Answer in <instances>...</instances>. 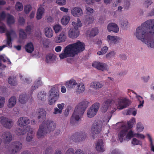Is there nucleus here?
<instances>
[{"mask_svg": "<svg viewBox=\"0 0 154 154\" xmlns=\"http://www.w3.org/2000/svg\"><path fill=\"white\" fill-rule=\"evenodd\" d=\"M134 35L148 47L154 48V19L147 20L138 27Z\"/></svg>", "mask_w": 154, "mask_h": 154, "instance_id": "obj_1", "label": "nucleus"}, {"mask_svg": "<svg viewBox=\"0 0 154 154\" xmlns=\"http://www.w3.org/2000/svg\"><path fill=\"white\" fill-rule=\"evenodd\" d=\"M36 113L39 122H42L37 134L38 138L39 139L43 137L48 133L53 131L55 128L56 125L52 121H45L46 118V112L44 109H38Z\"/></svg>", "mask_w": 154, "mask_h": 154, "instance_id": "obj_2", "label": "nucleus"}, {"mask_svg": "<svg viewBox=\"0 0 154 154\" xmlns=\"http://www.w3.org/2000/svg\"><path fill=\"white\" fill-rule=\"evenodd\" d=\"M85 45L83 42L79 41L70 44L66 46L62 53L60 54V59L69 57H74L75 55L85 50Z\"/></svg>", "mask_w": 154, "mask_h": 154, "instance_id": "obj_3", "label": "nucleus"}, {"mask_svg": "<svg viewBox=\"0 0 154 154\" xmlns=\"http://www.w3.org/2000/svg\"><path fill=\"white\" fill-rule=\"evenodd\" d=\"M89 103L84 100L80 103L76 107L70 119L72 125L74 124L76 121H79L87 108Z\"/></svg>", "mask_w": 154, "mask_h": 154, "instance_id": "obj_4", "label": "nucleus"}, {"mask_svg": "<svg viewBox=\"0 0 154 154\" xmlns=\"http://www.w3.org/2000/svg\"><path fill=\"white\" fill-rule=\"evenodd\" d=\"M49 100L48 103L51 105L54 103L59 98V90L55 85L53 86L49 91Z\"/></svg>", "mask_w": 154, "mask_h": 154, "instance_id": "obj_5", "label": "nucleus"}, {"mask_svg": "<svg viewBox=\"0 0 154 154\" xmlns=\"http://www.w3.org/2000/svg\"><path fill=\"white\" fill-rule=\"evenodd\" d=\"M121 127L124 128V129L121 130L118 135L119 140L121 143L123 141V137L124 136H126V139L128 140H129L134 136L133 132L131 130L127 133L128 130L125 125H123Z\"/></svg>", "mask_w": 154, "mask_h": 154, "instance_id": "obj_6", "label": "nucleus"}, {"mask_svg": "<svg viewBox=\"0 0 154 154\" xmlns=\"http://www.w3.org/2000/svg\"><path fill=\"white\" fill-rule=\"evenodd\" d=\"M26 128L21 129L17 128V130L16 134L17 135H21L24 134L28 132L27 133L26 140L27 141H30L33 138V131L30 130V126H26Z\"/></svg>", "mask_w": 154, "mask_h": 154, "instance_id": "obj_7", "label": "nucleus"}, {"mask_svg": "<svg viewBox=\"0 0 154 154\" xmlns=\"http://www.w3.org/2000/svg\"><path fill=\"white\" fill-rule=\"evenodd\" d=\"M86 137V134L85 132H77L72 135L70 138V140L75 142H77L84 140Z\"/></svg>", "mask_w": 154, "mask_h": 154, "instance_id": "obj_8", "label": "nucleus"}, {"mask_svg": "<svg viewBox=\"0 0 154 154\" xmlns=\"http://www.w3.org/2000/svg\"><path fill=\"white\" fill-rule=\"evenodd\" d=\"M100 104L97 103L93 104L87 112V115L88 117L92 118L97 113L99 108Z\"/></svg>", "mask_w": 154, "mask_h": 154, "instance_id": "obj_9", "label": "nucleus"}, {"mask_svg": "<svg viewBox=\"0 0 154 154\" xmlns=\"http://www.w3.org/2000/svg\"><path fill=\"white\" fill-rule=\"evenodd\" d=\"M103 124L101 121H98L94 122L92 126L91 130L94 134H98L101 132Z\"/></svg>", "mask_w": 154, "mask_h": 154, "instance_id": "obj_10", "label": "nucleus"}, {"mask_svg": "<svg viewBox=\"0 0 154 154\" xmlns=\"http://www.w3.org/2000/svg\"><path fill=\"white\" fill-rule=\"evenodd\" d=\"M22 147V143L19 141H16L13 142L11 145V153L14 154L19 151L21 149Z\"/></svg>", "mask_w": 154, "mask_h": 154, "instance_id": "obj_11", "label": "nucleus"}, {"mask_svg": "<svg viewBox=\"0 0 154 154\" xmlns=\"http://www.w3.org/2000/svg\"><path fill=\"white\" fill-rule=\"evenodd\" d=\"M0 122L6 128H10L13 126L12 121L5 117H1L0 118Z\"/></svg>", "mask_w": 154, "mask_h": 154, "instance_id": "obj_12", "label": "nucleus"}, {"mask_svg": "<svg viewBox=\"0 0 154 154\" xmlns=\"http://www.w3.org/2000/svg\"><path fill=\"white\" fill-rule=\"evenodd\" d=\"M92 66L97 69L103 71L107 70L109 69L108 66L106 64L100 62H94L92 64Z\"/></svg>", "mask_w": 154, "mask_h": 154, "instance_id": "obj_13", "label": "nucleus"}, {"mask_svg": "<svg viewBox=\"0 0 154 154\" xmlns=\"http://www.w3.org/2000/svg\"><path fill=\"white\" fill-rule=\"evenodd\" d=\"M96 150L100 152H103L105 150L103 140L101 139L98 140L95 144Z\"/></svg>", "mask_w": 154, "mask_h": 154, "instance_id": "obj_14", "label": "nucleus"}, {"mask_svg": "<svg viewBox=\"0 0 154 154\" xmlns=\"http://www.w3.org/2000/svg\"><path fill=\"white\" fill-rule=\"evenodd\" d=\"M66 39V35L64 32H62L54 39L56 43H60L65 42Z\"/></svg>", "mask_w": 154, "mask_h": 154, "instance_id": "obj_15", "label": "nucleus"}, {"mask_svg": "<svg viewBox=\"0 0 154 154\" xmlns=\"http://www.w3.org/2000/svg\"><path fill=\"white\" fill-rule=\"evenodd\" d=\"M30 121L28 118L26 117H20L18 120V123L19 126L21 127V129L25 128L24 126H26V125L29 124Z\"/></svg>", "mask_w": 154, "mask_h": 154, "instance_id": "obj_16", "label": "nucleus"}, {"mask_svg": "<svg viewBox=\"0 0 154 154\" xmlns=\"http://www.w3.org/2000/svg\"><path fill=\"white\" fill-rule=\"evenodd\" d=\"M113 100L112 99H109L103 102L102 104L101 110L103 112H105L112 103Z\"/></svg>", "mask_w": 154, "mask_h": 154, "instance_id": "obj_17", "label": "nucleus"}, {"mask_svg": "<svg viewBox=\"0 0 154 154\" xmlns=\"http://www.w3.org/2000/svg\"><path fill=\"white\" fill-rule=\"evenodd\" d=\"M79 31L78 29L72 28L69 31L68 35L69 38H77L79 35Z\"/></svg>", "mask_w": 154, "mask_h": 154, "instance_id": "obj_18", "label": "nucleus"}, {"mask_svg": "<svg viewBox=\"0 0 154 154\" xmlns=\"http://www.w3.org/2000/svg\"><path fill=\"white\" fill-rule=\"evenodd\" d=\"M71 13L74 17H79L82 15V10L79 7H76L72 9Z\"/></svg>", "mask_w": 154, "mask_h": 154, "instance_id": "obj_19", "label": "nucleus"}, {"mask_svg": "<svg viewBox=\"0 0 154 154\" xmlns=\"http://www.w3.org/2000/svg\"><path fill=\"white\" fill-rule=\"evenodd\" d=\"M2 138L5 143L10 142L12 140V136L9 131L5 132L2 135Z\"/></svg>", "mask_w": 154, "mask_h": 154, "instance_id": "obj_20", "label": "nucleus"}, {"mask_svg": "<svg viewBox=\"0 0 154 154\" xmlns=\"http://www.w3.org/2000/svg\"><path fill=\"white\" fill-rule=\"evenodd\" d=\"M107 29L109 32L112 31L117 33L119 31V28L117 25L115 23H111L108 25Z\"/></svg>", "mask_w": 154, "mask_h": 154, "instance_id": "obj_21", "label": "nucleus"}, {"mask_svg": "<svg viewBox=\"0 0 154 154\" xmlns=\"http://www.w3.org/2000/svg\"><path fill=\"white\" fill-rule=\"evenodd\" d=\"M77 84L76 81L74 79H71L68 82H66L65 85L67 88H72Z\"/></svg>", "mask_w": 154, "mask_h": 154, "instance_id": "obj_22", "label": "nucleus"}, {"mask_svg": "<svg viewBox=\"0 0 154 154\" xmlns=\"http://www.w3.org/2000/svg\"><path fill=\"white\" fill-rule=\"evenodd\" d=\"M120 102L123 104L122 105L121 104L119 105L121 109L126 108L131 104L130 101L128 99L126 98L121 99Z\"/></svg>", "mask_w": 154, "mask_h": 154, "instance_id": "obj_23", "label": "nucleus"}, {"mask_svg": "<svg viewBox=\"0 0 154 154\" xmlns=\"http://www.w3.org/2000/svg\"><path fill=\"white\" fill-rule=\"evenodd\" d=\"M42 84V82L40 79L36 80L34 82V84L31 87V96L32 95L33 91L38 88V87L41 86Z\"/></svg>", "mask_w": 154, "mask_h": 154, "instance_id": "obj_24", "label": "nucleus"}, {"mask_svg": "<svg viewBox=\"0 0 154 154\" xmlns=\"http://www.w3.org/2000/svg\"><path fill=\"white\" fill-rule=\"evenodd\" d=\"M103 86V85L99 82H93L90 84L91 88L96 90L101 88Z\"/></svg>", "mask_w": 154, "mask_h": 154, "instance_id": "obj_25", "label": "nucleus"}, {"mask_svg": "<svg viewBox=\"0 0 154 154\" xmlns=\"http://www.w3.org/2000/svg\"><path fill=\"white\" fill-rule=\"evenodd\" d=\"M119 39V37H118L110 35H108L106 38V40L108 42L111 44H115Z\"/></svg>", "mask_w": 154, "mask_h": 154, "instance_id": "obj_26", "label": "nucleus"}, {"mask_svg": "<svg viewBox=\"0 0 154 154\" xmlns=\"http://www.w3.org/2000/svg\"><path fill=\"white\" fill-rule=\"evenodd\" d=\"M16 103V98L15 97L13 96L11 97L9 100L8 106L9 108L13 107Z\"/></svg>", "mask_w": 154, "mask_h": 154, "instance_id": "obj_27", "label": "nucleus"}, {"mask_svg": "<svg viewBox=\"0 0 154 154\" xmlns=\"http://www.w3.org/2000/svg\"><path fill=\"white\" fill-rule=\"evenodd\" d=\"M45 11L44 8L42 7H39L38 10L36 14V18L37 20L41 19Z\"/></svg>", "mask_w": 154, "mask_h": 154, "instance_id": "obj_28", "label": "nucleus"}, {"mask_svg": "<svg viewBox=\"0 0 154 154\" xmlns=\"http://www.w3.org/2000/svg\"><path fill=\"white\" fill-rule=\"evenodd\" d=\"M25 49L28 53H32L34 49L32 43L31 42L28 43L25 46Z\"/></svg>", "mask_w": 154, "mask_h": 154, "instance_id": "obj_29", "label": "nucleus"}, {"mask_svg": "<svg viewBox=\"0 0 154 154\" xmlns=\"http://www.w3.org/2000/svg\"><path fill=\"white\" fill-rule=\"evenodd\" d=\"M12 31L7 32L6 33V35L7 37V44L10 48L12 47V39L11 37V35Z\"/></svg>", "mask_w": 154, "mask_h": 154, "instance_id": "obj_30", "label": "nucleus"}, {"mask_svg": "<svg viewBox=\"0 0 154 154\" xmlns=\"http://www.w3.org/2000/svg\"><path fill=\"white\" fill-rule=\"evenodd\" d=\"M78 88L76 90V92L80 94L83 92L85 89V86L83 83H80L77 85Z\"/></svg>", "mask_w": 154, "mask_h": 154, "instance_id": "obj_31", "label": "nucleus"}, {"mask_svg": "<svg viewBox=\"0 0 154 154\" xmlns=\"http://www.w3.org/2000/svg\"><path fill=\"white\" fill-rule=\"evenodd\" d=\"M28 100V97L26 94H21L19 97V102L22 104H24L26 101Z\"/></svg>", "mask_w": 154, "mask_h": 154, "instance_id": "obj_32", "label": "nucleus"}, {"mask_svg": "<svg viewBox=\"0 0 154 154\" xmlns=\"http://www.w3.org/2000/svg\"><path fill=\"white\" fill-rule=\"evenodd\" d=\"M45 36L48 37H52L53 34V31L50 27H47L45 29Z\"/></svg>", "mask_w": 154, "mask_h": 154, "instance_id": "obj_33", "label": "nucleus"}, {"mask_svg": "<svg viewBox=\"0 0 154 154\" xmlns=\"http://www.w3.org/2000/svg\"><path fill=\"white\" fill-rule=\"evenodd\" d=\"M7 23L8 25L14 24L15 22L14 17L12 15L8 13L7 14Z\"/></svg>", "mask_w": 154, "mask_h": 154, "instance_id": "obj_34", "label": "nucleus"}, {"mask_svg": "<svg viewBox=\"0 0 154 154\" xmlns=\"http://www.w3.org/2000/svg\"><path fill=\"white\" fill-rule=\"evenodd\" d=\"M94 20V17L91 16H87L84 22L87 24L92 23Z\"/></svg>", "mask_w": 154, "mask_h": 154, "instance_id": "obj_35", "label": "nucleus"}, {"mask_svg": "<svg viewBox=\"0 0 154 154\" xmlns=\"http://www.w3.org/2000/svg\"><path fill=\"white\" fill-rule=\"evenodd\" d=\"M37 97L38 99L41 100L42 101H45L46 100V93L43 91H41L38 93Z\"/></svg>", "mask_w": 154, "mask_h": 154, "instance_id": "obj_36", "label": "nucleus"}, {"mask_svg": "<svg viewBox=\"0 0 154 154\" xmlns=\"http://www.w3.org/2000/svg\"><path fill=\"white\" fill-rule=\"evenodd\" d=\"M99 32V30L97 28H93L90 31V34H89V37H94L97 35Z\"/></svg>", "mask_w": 154, "mask_h": 154, "instance_id": "obj_37", "label": "nucleus"}, {"mask_svg": "<svg viewBox=\"0 0 154 154\" xmlns=\"http://www.w3.org/2000/svg\"><path fill=\"white\" fill-rule=\"evenodd\" d=\"M70 19L69 16H64L61 20L62 24L63 25H66L68 23Z\"/></svg>", "mask_w": 154, "mask_h": 154, "instance_id": "obj_38", "label": "nucleus"}, {"mask_svg": "<svg viewBox=\"0 0 154 154\" xmlns=\"http://www.w3.org/2000/svg\"><path fill=\"white\" fill-rule=\"evenodd\" d=\"M27 34L25 32L23 29H20L19 30V37L20 38L23 39H25L26 38Z\"/></svg>", "mask_w": 154, "mask_h": 154, "instance_id": "obj_39", "label": "nucleus"}, {"mask_svg": "<svg viewBox=\"0 0 154 154\" xmlns=\"http://www.w3.org/2000/svg\"><path fill=\"white\" fill-rule=\"evenodd\" d=\"M72 25L74 26V28L78 29V27H81L82 24L80 19L79 18H78L77 23L75 22H72Z\"/></svg>", "mask_w": 154, "mask_h": 154, "instance_id": "obj_40", "label": "nucleus"}, {"mask_svg": "<svg viewBox=\"0 0 154 154\" xmlns=\"http://www.w3.org/2000/svg\"><path fill=\"white\" fill-rule=\"evenodd\" d=\"M55 58V56L52 54H49L46 56L45 61L47 63H50V61H53Z\"/></svg>", "mask_w": 154, "mask_h": 154, "instance_id": "obj_41", "label": "nucleus"}, {"mask_svg": "<svg viewBox=\"0 0 154 154\" xmlns=\"http://www.w3.org/2000/svg\"><path fill=\"white\" fill-rule=\"evenodd\" d=\"M53 29L55 33H57L61 30L62 28L60 25L56 24L53 26Z\"/></svg>", "mask_w": 154, "mask_h": 154, "instance_id": "obj_42", "label": "nucleus"}, {"mask_svg": "<svg viewBox=\"0 0 154 154\" xmlns=\"http://www.w3.org/2000/svg\"><path fill=\"white\" fill-rule=\"evenodd\" d=\"M15 9L18 11H22L23 9V6L22 4L20 2H17L15 5Z\"/></svg>", "mask_w": 154, "mask_h": 154, "instance_id": "obj_43", "label": "nucleus"}, {"mask_svg": "<svg viewBox=\"0 0 154 154\" xmlns=\"http://www.w3.org/2000/svg\"><path fill=\"white\" fill-rule=\"evenodd\" d=\"M16 80L15 78H12L11 77H10L8 79V82L11 85L14 86L17 84Z\"/></svg>", "mask_w": 154, "mask_h": 154, "instance_id": "obj_44", "label": "nucleus"}, {"mask_svg": "<svg viewBox=\"0 0 154 154\" xmlns=\"http://www.w3.org/2000/svg\"><path fill=\"white\" fill-rule=\"evenodd\" d=\"M108 50V48L106 46L104 47L101 49L100 51L97 52V54L99 55L104 54L106 53Z\"/></svg>", "mask_w": 154, "mask_h": 154, "instance_id": "obj_45", "label": "nucleus"}, {"mask_svg": "<svg viewBox=\"0 0 154 154\" xmlns=\"http://www.w3.org/2000/svg\"><path fill=\"white\" fill-rule=\"evenodd\" d=\"M147 135L149 138V141L150 142L151 150L152 151L154 152V145H153V142H152V137L149 134H147Z\"/></svg>", "mask_w": 154, "mask_h": 154, "instance_id": "obj_46", "label": "nucleus"}, {"mask_svg": "<svg viewBox=\"0 0 154 154\" xmlns=\"http://www.w3.org/2000/svg\"><path fill=\"white\" fill-rule=\"evenodd\" d=\"M132 144L134 145H142V142L138 140L137 139L135 138H133L131 141Z\"/></svg>", "mask_w": 154, "mask_h": 154, "instance_id": "obj_47", "label": "nucleus"}, {"mask_svg": "<svg viewBox=\"0 0 154 154\" xmlns=\"http://www.w3.org/2000/svg\"><path fill=\"white\" fill-rule=\"evenodd\" d=\"M144 127L143 125L140 122H139L137 124V130L138 132L143 131Z\"/></svg>", "mask_w": 154, "mask_h": 154, "instance_id": "obj_48", "label": "nucleus"}, {"mask_svg": "<svg viewBox=\"0 0 154 154\" xmlns=\"http://www.w3.org/2000/svg\"><path fill=\"white\" fill-rule=\"evenodd\" d=\"M138 99L139 101L140 104L138 105V108H141V107L143 106V104L144 103V100L142 97L140 96H139L138 97Z\"/></svg>", "mask_w": 154, "mask_h": 154, "instance_id": "obj_49", "label": "nucleus"}, {"mask_svg": "<svg viewBox=\"0 0 154 154\" xmlns=\"http://www.w3.org/2000/svg\"><path fill=\"white\" fill-rule=\"evenodd\" d=\"M128 22L127 20H121L120 22V24L122 28H125L128 25Z\"/></svg>", "mask_w": 154, "mask_h": 154, "instance_id": "obj_50", "label": "nucleus"}, {"mask_svg": "<svg viewBox=\"0 0 154 154\" xmlns=\"http://www.w3.org/2000/svg\"><path fill=\"white\" fill-rule=\"evenodd\" d=\"M56 2L60 6H63L66 4V0H56Z\"/></svg>", "mask_w": 154, "mask_h": 154, "instance_id": "obj_51", "label": "nucleus"}, {"mask_svg": "<svg viewBox=\"0 0 154 154\" xmlns=\"http://www.w3.org/2000/svg\"><path fill=\"white\" fill-rule=\"evenodd\" d=\"M31 7L29 5H27L24 7V10L26 14H28L31 9Z\"/></svg>", "mask_w": 154, "mask_h": 154, "instance_id": "obj_52", "label": "nucleus"}, {"mask_svg": "<svg viewBox=\"0 0 154 154\" xmlns=\"http://www.w3.org/2000/svg\"><path fill=\"white\" fill-rule=\"evenodd\" d=\"M5 99L4 97H0V108L2 107L4 105Z\"/></svg>", "mask_w": 154, "mask_h": 154, "instance_id": "obj_53", "label": "nucleus"}, {"mask_svg": "<svg viewBox=\"0 0 154 154\" xmlns=\"http://www.w3.org/2000/svg\"><path fill=\"white\" fill-rule=\"evenodd\" d=\"M31 26L30 25L28 26L26 28V29H25V31L26 32L27 34L29 35L31 33Z\"/></svg>", "mask_w": 154, "mask_h": 154, "instance_id": "obj_54", "label": "nucleus"}, {"mask_svg": "<svg viewBox=\"0 0 154 154\" xmlns=\"http://www.w3.org/2000/svg\"><path fill=\"white\" fill-rule=\"evenodd\" d=\"M152 2L151 0H146L144 3L145 7L148 8L149 6L152 3Z\"/></svg>", "mask_w": 154, "mask_h": 154, "instance_id": "obj_55", "label": "nucleus"}, {"mask_svg": "<svg viewBox=\"0 0 154 154\" xmlns=\"http://www.w3.org/2000/svg\"><path fill=\"white\" fill-rule=\"evenodd\" d=\"M115 54L116 53L114 51H112L107 54L106 57L107 58H109L114 56Z\"/></svg>", "mask_w": 154, "mask_h": 154, "instance_id": "obj_56", "label": "nucleus"}, {"mask_svg": "<svg viewBox=\"0 0 154 154\" xmlns=\"http://www.w3.org/2000/svg\"><path fill=\"white\" fill-rule=\"evenodd\" d=\"M7 17V14H6L4 11H2L0 14V17L1 19L3 20Z\"/></svg>", "mask_w": 154, "mask_h": 154, "instance_id": "obj_57", "label": "nucleus"}, {"mask_svg": "<svg viewBox=\"0 0 154 154\" xmlns=\"http://www.w3.org/2000/svg\"><path fill=\"white\" fill-rule=\"evenodd\" d=\"M62 112V110L57 108V107H56L54 108V112H53V113L54 114H57L61 113Z\"/></svg>", "mask_w": 154, "mask_h": 154, "instance_id": "obj_58", "label": "nucleus"}, {"mask_svg": "<svg viewBox=\"0 0 154 154\" xmlns=\"http://www.w3.org/2000/svg\"><path fill=\"white\" fill-rule=\"evenodd\" d=\"M52 150V147H49L46 149L45 151V154H51Z\"/></svg>", "mask_w": 154, "mask_h": 154, "instance_id": "obj_59", "label": "nucleus"}, {"mask_svg": "<svg viewBox=\"0 0 154 154\" xmlns=\"http://www.w3.org/2000/svg\"><path fill=\"white\" fill-rule=\"evenodd\" d=\"M74 151L73 149L70 148L66 151V154H74Z\"/></svg>", "mask_w": 154, "mask_h": 154, "instance_id": "obj_60", "label": "nucleus"}, {"mask_svg": "<svg viewBox=\"0 0 154 154\" xmlns=\"http://www.w3.org/2000/svg\"><path fill=\"white\" fill-rule=\"evenodd\" d=\"M134 136L138 138H140L142 139H144L145 137V136L142 134H134Z\"/></svg>", "mask_w": 154, "mask_h": 154, "instance_id": "obj_61", "label": "nucleus"}, {"mask_svg": "<svg viewBox=\"0 0 154 154\" xmlns=\"http://www.w3.org/2000/svg\"><path fill=\"white\" fill-rule=\"evenodd\" d=\"M18 22L20 24H23L25 23V20L23 17H20L18 20Z\"/></svg>", "mask_w": 154, "mask_h": 154, "instance_id": "obj_62", "label": "nucleus"}, {"mask_svg": "<svg viewBox=\"0 0 154 154\" xmlns=\"http://www.w3.org/2000/svg\"><path fill=\"white\" fill-rule=\"evenodd\" d=\"M64 105V103H62L61 104H58L57 105V106L59 109L62 111Z\"/></svg>", "mask_w": 154, "mask_h": 154, "instance_id": "obj_63", "label": "nucleus"}, {"mask_svg": "<svg viewBox=\"0 0 154 154\" xmlns=\"http://www.w3.org/2000/svg\"><path fill=\"white\" fill-rule=\"evenodd\" d=\"M112 154H122V153L118 150L114 149L112 151Z\"/></svg>", "mask_w": 154, "mask_h": 154, "instance_id": "obj_64", "label": "nucleus"}]
</instances>
